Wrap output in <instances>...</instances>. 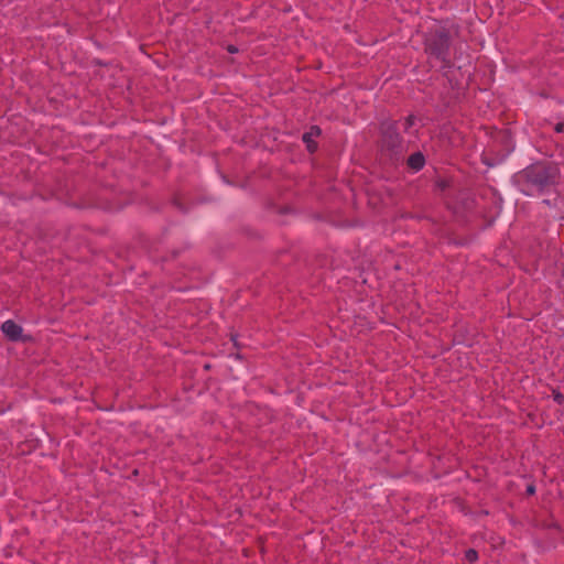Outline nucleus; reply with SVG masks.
<instances>
[{"instance_id": "obj_12", "label": "nucleus", "mask_w": 564, "mask_h": 564, "mask_svg": "<svg viewBox=\"0 0 564 564\" xmlns=\"http://www.w3.org/2000/svg\"><path fill=\"white\" fill-rule=\"evenodd\" d=\"M437 186L441 188V189H445L447 187V182L445 181H440L437 182Z\"/></svg>"}, {"instance_id": "obj_9", "label": "nucleus", "mask_w": 564, "mask_h": 564, "mask_svg": "<svg viewBox=\"0 0 564 564\" xmlns=\"http://www.w3.org/2000/svg\"><path fill=\"white\" fill-rule=\"evenodd\" d=\"M534 492H535V487H534V485H529V486L527 487V494H528V495H533Z\"/></svg>"}, {"instance_id": "obj_13", "label": "nucleus", "mask_w": 564, "mask_h": 564, "mask_svg": "<svg viewBox=\"0 0 564 564\" xmlns=\"http://www.w3.org/2000/svg\"><path fill=\"white\" fill-rule=\"evenodd\" d=\"M227 50H228L229 53H237L238 52V48L236 46H234V45H229L227 47Z\"/></svg>"}, {"instance_id": "obj_1", "label": "nucleus", "mask_w": 564, "mask_h": 564, "mask_svg": "<svg viewBox=\"0 0 564 564\" xmlns=\"http://www.w3.org/2000/svg\"><path fill=\"white\" fill-rule=\"evenodd\" d=\"M404 151V143L394 123L382 124L381 152L392 159Z\"/></svg>"}, {"instance_id": "obj_11", "label": "nucleus", "mask_w": 564, "mask_h": 564, "mask_svg": "<svg viewBox=\"0 0 564 564\" xmlns=\"http://www.w3.org/2000/svg\"><path fill=\"white\" fill-rule=\"evenodd\" d=\"M555 131H556V132H562V131H564V123H561V122H560V123H557V124L555 126Z\"/></svg>"}, {"instance_id": "obj_3", "label": "nucleus", "mask_w": 564, "mask_h": 564, "mask_svg": "<svg viewBox=\"0 0 564 564\" xmlns=\"http://www.w3.org/2000/svg\"><path fill=\"white\" fill-rule=\"evenodd\" d=\"M523 175L528 182L539 186L540 188L552 182L550 169L543 165H533L529 167Z\"/></svg>"}, {"instance_id": "obj_4", "label": "nucleus", "mask_w": 564, "mask_h": 564, "mask_svg": "<svg viewBox=\"0 0 564 564\" xmlns=\"http://www.w3.org/2000/svg\"><path fill=\"white\" fill-rule=\"evenodd\" d=\"M1 329L4 335L12 341H28L30 339V336L23 335L22 327L11 319L6 321L2 324Z\"/></svg>"}, {"instance_id": "obj_2", "label": "nucleus", "mask_w": 564, "mask_h": 564, "mask_svg": "<svg viewBox=\"0 0 564 564\" xmlns=\"http://www.w3.org/2000/svg\"><path fill=\"white\" fill-rule=\"evenodd\" d=\"M426 47L425 51L436 59H438L443 65H448L449 61L447 59L448 52V34L444 30L436 31L434 34H431L426 39Z\"/></svg>"}, {"instance_id": "obj_8", "label": "nucleus", "mask_w": 564, "mask_h": 564, "mask_svg": "<svg viewBox=\"0 0 564 564\" xmlns=\"http://www.w3.org/2000/svg\"><path fill=\"white\" fill-rule=\"evenodd\" d=\"M553 395H554V400H555L557 403H562V402H563L564 397H563V394H562V393H560V392H557V391H554V392H553Z\"/></svg>"}, {"instance_id": "obj_14", "label": "nucleus", "mask_w": 564, "mask_h": 564, "mask_svg": "<svg viewBox=\"0 0 564 564\" xmlns=\"http://www.w3.org/2000/svg\"><path fill=\"white\" fill-rule=\"evenodd\" d=\"M231 340H234L235 346H237L236 338L234 336L231 337Z\"/></svg>"}, {"instance_id": "obj_6", "label": "nucleus", "mask_w": 564, "mask_h": 564, "mask_svg": "<svg viewBox=\"0 0 564 564\" xmlns=\"http://www.w3.org/2000/svg\"><path fill=\"white\" fill-rule=\"evenodd\" d=\"M424 162V155L421 152H415L408 159V165L416 171L423 167Z\"/></svg>"}, {"instance_id": "obj_5", "label": "nucleus", "mask_w": 564, "mask_h": 564, "mask_svg": "<svg viewBox=\"0 0 564 564\" xmlns=\"http://www.w3.org/2000/svg\"><path fill=\"white\" fill-rule=\"evenodd\" d=\"M321 129L317 126H313L311 130L303 134V141L306 143L307 150L313 153L317 149V144L313 141V135H319Z\"/></svg>"}, {"instance_id": "obj_7", "label": "nucleus", "mask_w": 564, "mask_h": 564, "mask_svg": "<svg viewBox=\"0 0 564 564\" xmlns=\"http://www.w3.org/2000/svg\"><path fill=\"white\" fill-rule=\"evenodd\" d=\"M465 557L468 562H475L478 558V553L474 549H469L465 553Z\"/></svg>"}, {"instance_id": "obj_10", "label": "nucleus", "mask_w": 564, "mask_h": 564, "mask_svg": "<svg viewBox=\"0 0 564 564\" xmlns=\"http://www.w3.org/2000/svg\"><path fill=\"white\" fill-rule=\"evenodd\" d=\"M412 123H413V117L410 116L404 123L405 129L409 128L410 126H412Z\"/></svg>"}]
</instances>
